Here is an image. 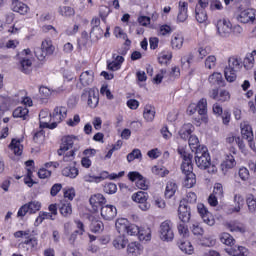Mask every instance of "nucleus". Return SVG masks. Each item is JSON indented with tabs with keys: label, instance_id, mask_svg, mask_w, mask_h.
<instances>
[{
	"label": "nucleus",
	"instance_id": "nucleus-24",
	"mask_svg": "<svg viewBox=\"0 0 256 256\" xmlns=\"http://www.w3.org/2000/svg\"><path fill=\"white\" fill-rule=\"evenodd\" d=\"M95 80V73L93 70H86L80 74L79 81L83 87H88V85H92Z\"/></svg>",
	"mask_w": 256,
	"mask_h": 256
},
{
	"label": "nucleus",
	"instance_id": "nucleus-61",
	"mask_svg": "<svg viewBox=\"0 0 256 256\" xmlns=\"http://www.w3.org/2000/svg\"><path fill=\"white\" fill-rule=\"evenodd\" d=\"M39 93H40V97H42V99H49V97H51V95H53V91L45 86L40 87Z\"/></svg>",
	"mask_w": 256,
	"mask_h": 256
},
{
	"label": "nucleus",
	"instance_id": "nucleus-16",
	"mask_svg": "<svg viewBox=\"0 0 256 256\" xmlns=\"http://www.w3.org/2000/svg\"><path fill=\"white\" fill-rule=\"evenodd\" d=\"M76 143H79V139L77 136H65L62 139V144L60 146L59 155H62V151H69V149H73V145H76Z\"/></svg>",
	"mask_w": 256,
	"mask_h": 256
},
{
	"label": "nucleus",
	"instance_id": "nucleus-23",
	"mask_svg": "<svg viewBox=\"0 0 256 256\" xmlns=\"http://www.w3.org/2000/svg\"><path fill=\"white\" fill-rule=\"evenodd\" d=\"M112 59L113 61L111 62L107 61V69H109V71H119V69H121V65H123V62L125 61V58H123V56L113 54Z\"/></svg>",
	"mask_w": 256,
	"mask_h": 256
},
{
	"label": "nucleus",
	"instance_id": "nucleus-41",
	"mask_svg": "<svg viewBox=\"0 0 256 256\" xmlns=\"http://www.w3.org/2000/svg\"><path fill=\"white\" fill-rule=\"evenodd\" d=\"M195 17L198 23H205V21H207V12L205 11V9L196 6Z\"/></svg>",
	"mask_w": 256,
	"mask_h": 256
},
{
	"label": "nucleus",
	"instance_id": "nucleus-18",
	"mask_svg": "<svg viewBox=\"0 0 256 256\" xmlns=\"http://www.w3.org/2000/svg\"><path fill=\"white\" fill-rule=\"evenodd\" d=\"M177 245L180 251H182V253H186V255H193V253L195 252L193 244H191V242L187 238L179 239Z\"/></svg>",
	"mask_w": 256,
	"mask_h": 256
},
{
	"label": "nucleus",
	"instance_id": "nucleus-31",
	"mask_svg": "<svg viewBox=\"0 0 256 256\" xmlns=\"http://www.w3.org/2000/svg\"><path fill=\"white\" fill-rule=\"evenodd\" d=\"M195 131V126L191 123L184 124L180 130H179V136L184 140L187 141V139L190 138L191 133Z\"/></svg>",
	"mask_w": 256,
	"mask_h": 256
},
{
	"label": "nucleus",
	"instance_id": "nucleus-9",
	"mask_svg": "<svg viewBox=\"0 0 256 256\" xmlns=\"http://www.w3.org/2000/svg\"><path fill=\"white\" fill-rule=\"evenodd\" d=\"M131 199L134 203H139L141 211H149V209H151V204L147 202V199H149V194H147V192L138 191L132 194Z\"/></svg>",
	"mask_w": 256,
	"mask_h": 256
},
{
	"label": "nucleus",
	"instance_id": "nucleus-38",
	"mask_svg": "<svg viewBox=\"0 0 256 256\" xmlns=\"http://www.w3.org/2000/svg\"><path fill=\"white\" fill-rule=\"evenodd\" d=\"M178 189H179V187L177 186V183H175L173 181H169L166 184V190H165L166 199H171V197H173L175 195V193H177Z\"/></svg>",
	"mask_w": 256,
	"mask_h": 256
},
{
	"label": "nucleus",
	"instance_id": "nucleus-51",
	"mask_svg": "<svg viewBox=\"0 0 256 256\" xmlns=\"http://www.w3.org/2000/svg\"><path fill=\"white\" fill-rule=\"evenodd\" d=\"M194 58L195 56L193 55V53L184 55L181 58L182 67H184L185 69H189V67H191V64L193 63Z\"/></svg>",
	"mask_w": 256,
	"mask_h": 256
},
{
	"label": "nucleus",
	"instance_id": "nucleus-20",
	"mask_svg": "<svg viewBox=\"0 0 256 256\" xmlns=\"http://www.w3.org/2000/svg\"><path fill=\"white\" fill-rule=\"evenodd\" d=\"M89 201L94 211H98L99 207H103V205L107 203V199H105V196H103V194L100 193L92 195Z\"/></svg>",
	"mask_w": 256,
	"mask_h": 256
},
{
	"label": "nucleus",
	"instance_id": "nucleus-35",
	"mask_svg": "<svg viewBox=\"0 0 256 256\" xmlns=\"http://www.w3.org/2000/svg\"><path fill=\"white\" fill-rule=\"evenodd\" d=\"M240 130L243 139H254L253 128L248 124V122H242L240 124Z\"/></svg>",
	"mask_w": 256,
	"mask_h": 256
},
{
	"label": "nucleus",
	"instance_id": "nucleus-56",
	"mask_svg": "<svg viewBox=\"0 0 256 256\" xmlns=\"http://www.w3.org/2000/svg\"><path fill=\"white\" fill-rule=\"evenodd\" d=\"M103 227V222H101V220H93L90 224V229L93 233L101 232Z\"/></svg>",
	"mask_w": 256,
	"mask_h": 256
},
{
	"label": "nucleus",
	"instance_id": "nucleus-6",
	"mask_svg": "<svg viewBox=\"0 0 256 256\" xmlns=\"http://www.w3.org/2000/svg\"><path fill=\"white\" fill-rule=\"evenodd\" d=\"M235 19L243 25L253 24L256 21V10L253 8L242 10L236 14Z\"/></svg>",
	"mask_w": 256,
	"mask_h": 256
},
{
	"label": "nucleus",
	"instance_id": "nucleus-62",
	"mask_svg": "<svg viewBox=\"0 0 256 256\" xmlns=\"http://www.w3.org/2000/svg\"><path fill=\"white\" fill-rule=\"evenodd\" d=\"M238 176L241 179V181H249L250 173L249 169L246 167H242L238 171Z\"/></svg>",
	"mask_w": 256,
	"mask_h": 256
},
{
	"label": "nucleus",
	"instance_id": "nucleus-10",
	"mask_svg": "<svg viewBox=\"0 0 256 256\" xmlns=\"http://www.w3.org/2000/svg\"><path fill=\"white\" fill-rule=\"evenodd\" d=\"M174 238L173 223L169 220L162 222L160 225V239L162 241H171Z\"/></svg>",
	"mask_w": 256,
	"mask_h": 256
},
{
	"label": "nucleus",
	"instance_id": "nucleus-37",
	"mask_svg": "<svg viewBox=\"0 0 256 256\" xmlns=\"http://www.w3.org/2000/svg\"><path fill=\"white\" fill-rule=\"evenodd\" d=\"M209 83L211 85H219L220 87H223L225 85V81H223V74L219 72H214L212 75L208 77Z\"/></svg>",
	"mask_w": 256,
	"mask_h": 256
},
{
	"label": "nucleus",
	"instance_id": "nucleus-46",
	"mask_svg": "<svg viewBox=\"0 0 256 256\" xmlns=\"http://www.w3.org/2000/svg\"><path fill=\"white\" fill-rule=\"evenodd\" d=\"M58 13L62 17H73V15H75V10L70 6H60L58 8Z\"/></svg>",
	"mask_w": 256,
	"mask_h": 256
},
{
	"label": "nucleus",
	"instance_id": "nucleus-13",
	"mask_svg": "<svg viewBox=\"0 0 256 256\" xmlns=\"http://www.w3.org/2000/svg\"><path fill=\"white\" fill-rule=\"evenodd\" d=\"M197 209L203 222L206 223V225H209V227H213V225H215V218L213 217V214L207 210V207H205L204 204H198Z\"/></svg>",
	"mask_w": 256,
	"mask_h": 256
},
{
	"label": "nucleus",
	"instance_id": "nucleus-45",
	"mask_svg": "<svg viewBox=\"0 0 256 256\" xmlns=\"http://www.w3.org/2000/svg\"><path fill=\"white\" fill-rule=\"evenodd\" d=\"M246 204H247L249 213L256 212V198L255 196H253V194H248L246 196Z\"/></svg>",
	"mask_w": 256,
	"mask_h": 256
},
{
	"label": "nucleus",
	"instance_id": "nucleus-53",
	"mask_svg": "<svg viewBox=\"0 0 256 256\" xmlns=\"http://www.w3.org/2000/svg\"><path fill=\"white\" fill-rule=\"evenodd\" d=\"M114 35L117 37V39H123V41H126V45H130L131 41L127 38V34L121 29V27H115L114 29Z\"/></svg>",
	"mask_w": 256,
	"mask_h": 256
},
{
	"label": "nucleus",
	"instance_id": "nucleus-36",
	"mask_svg": "<svg viewBox=\"0 0 256 256\" xmlns=\"http://www.w3.org/2000/svg\"><path fill=\"white\" fill-rule=\"evenodd\" d=\"M13 117L15 119H23V121L29 119V109L27 107H17L13 111Z\"/></svg>",
	"mask_w": 256,
	"mask_h": 256
},
{
	"label": "nucleus",
	"instance_id": "nucleus-28",
	"mask_svg": "<svg viewBox=\"0 0 256 256\" xmlns=\"http://www.w3.org/2000/svg\"><path fill=\"white\" fill-rule=\"evenodd\" d=\"M8 149L14 155H22L23 154V144H21V139L13 138L8 146Z\"/></svg>",
	"mask_w": 256,
	"mask_h": 256
},
{
	"label": "nucleus",
	"instance_id": "nucleus-33",
	"mask_svg": "<svg viewBox=\"0 0 256 256\" xmlns=\"http://www.w3.org/2000/svg\"><path fill=\"white\" fill-rule=\"evenodd\" d=\"M185 42V37L181 33H175L171 38V46L172 49L179 51L183 47V43Z\"/></svg>",
	"mask_w": 256,
	"mask_h": 256
},
{
	"label": "nucleus",
	"instance_id": "nucleus-60",
	"mask_svg": "<svg viewBox=\"0 0 256 256\" xmlns=\"http://www.w3.org/2000/svg\"><path fill=\"white\" fill-rule=\"evenodd\" d=\"M188 143L192 151H197V148L200 146L199 145V138L196 135H191L188 138Z\"/></svg>",
	"mask_w": 256,
	"mask_h": 256
},
{
	"label": "nucleus",
	"instance_id": "nucleus-27",
	"mask_svg": "<svg viewBox=\"0 0 256 256\" xmlns=\"http://www.w3.org/2000/svg\"><path fill=\"white\" fill-rule=\"evenodd\" d=\"M127 253L128 255L131 256H139L141 253H143V245L141 243L135 241V242H130L127 245Z\"/></svg>",
	"mask_w": 256,
	"mask_h": 256
},
{
	"label": "nucleus",
	"instance_id": "nucleus-12",
	"mask_svg": "<svg viewBox=\"0 0 256 256\" xmlns=\"http://www.w3.org/2000/svg\"><path fill=\"white\" fill-rule=\"evenodd\" d=\"M128 179H130V181H136V187L142 189V191L149 189V182L137 171L128 173Z\"/></svg>",
	"mask_w": 256,
	"mask_h": 256
},
{
	"label": "nucleus",
	"instance_id": "nucleus-2",
	"mask_svg": "<svg viewBox=\"0 0 256 256\" xmlns=\"http://www.w3.org/2000/svg\"><path fill=\"white\" fill-rule=\"evenodd\" d=\"M243 60L237 56H231L228 58V65L224 70V75L228 83H233L237 79V71L242 67Z\"/></svg>",
	"mask_w": 256,
	"mask_h": 256
},
{
	"label": "nucleus",
	"instance_id": "nucleus-64",
	"mask_svg": "<svg viewBox=\"0 0 256 256\" xmlns=\"http://www.w3.org/2000/svg\"><path fill=\"white\" fill-rule=\"evenodd\" d=\"M153 205L155 207H158V209H165L167 207V204L165 203V200L159 196H154L153 198Z\"/></svg>",
	"mask_w": 256,
	"mask_h": 256
},
{
	"label": "nucleus",
	"instance_id": "nucleus-50",
	"mask_svg": "<svg viewBox=\"0 0 256 256\" xmlns=\"http://www.w3.org/2000/svg\"><path fill=\"white\" fill-rule=\"evenodd\" d=\"M220 241L224 245H228V247L235 245V238H233V236H231V234L226 233V232L221 234Z\"/></svg>",
	"mask_w": 256,
	"mask_h": 256
},
{
	"label": "nucleus",
	"instance_id": "nucleus-26",
	"mask_svg": "<svg viewBox=\"0 0 256 256\" xmlns=\"http://www.w3.org/2000/svg\"><path fill=\"white\" fill-rule=\"evenodd\" d=\"M12 11L20 15H27L29 13V6L19 0H12Z\"/></svg>",
	"mask_w": 256,
	"mask_h": 256
},
{
	"label": "nucleus",
	"instance_id": "nucleus-48",
	"mask_svg": "<svg viewBox=\"0 0 256 256\" xmlns=\"http://www.w3.org/2000/svg\"><path fill=\"white\" fill-rule=\"evenodd\" d=\"M126 159H127L128 163L135 161V159H138L139 161H141L143 159V154L141 153V151L138 148H135L134 150H132V152H130L127 155Z\"/></svg>",
	"mask_w": 256,
	"mask_h": 256
},
{
	"label": "nucleus",
	"instance_id": "nucleus-19",
	"mask_svg": "<svg viewBox=\"0 0 256 256\" xmlns=\"http://www.w3.org/2000/svg\"><path fill=\"white\" fill-rule=\"evenodd\" d=\"M58 209L62 217H71V215L73 214V206L71 205V202L68 200H61L58 204Z\"/></svg>",
	"mask_w": 256,
	"mask_h": 256
},
{
	"label": "nucleus",
	"instance_id": "nucleus-52",
	"mask_svg": "<svg viewBox=\"0 0 256 256\" xmlns=\"http://www.w3.org/2000/svg\"><path fill=\"white\" fill-rule=\"evenodd\" d=\"M206 69H215L217 67V57L215 55H210L205 59L204 62Z\"/></svg>",
	"mask_w": 256,
	"mask_h": 256
},
{
	"label": "nucleus",
	"instance_id": "nucleus-7",
	"mask_svg": "<svg viewBox=\"0 0 256 256\" xmlns=\"http://www.w3.org/2000/svg\"><path fill=\"white\" fill-rule=\"evenodd\" d=\"M55 53V46H53V41L44 40L42 41L41 48L35 50V55L39 61H44L47 55H53Z\"/></svg>",
	"mask_w": 256,
	"mask_h": 256
},
{
	"label": "nucleus",
	"instance_id": "nucleus-54",
	"mask_svg": "<svg viewBox=\"0 0 256 256\" xmlns=\"http://www.w3.org/2000/svg\"><path fill=\"white\" fill-rule=\"evenodd\" d=\"M243 65L245 69H253L255 67V57L252 54H247L244 58Z\"/></svg>",
	"mask_w": 256,
	"mask_h": 256
},
{
	"label": "nucleus",
	"instance_id": "nucleus-11",
	"mask_svg": "<svg viewBox=\"0 0 256 256\" xmlns=\"http://www.w3.org/2000/svg\"><path fill=\"white\" fill-rule=\"evenodd\" d=\"M39 121L41 129H55L57 127V122L53 121V116L49 110H42L39 114Z\"/></svg>",
	"mask_w": 256,
	"mask_h": 256
},
{
	"label": "nucleus",
	"instance_id": "nucleus-4",
	"mask_svg": "<svg viewBox=\"0 0 256 256\" xmlns=\"http://www.w3.org/2000/svg\"><path fill=\"white\" fill-rule=\"evenodd\" d=\"M18 59L20 63V71L22 73H31V67L33 65V54L31 49H24L18 53Z\"/></svg>",
	"mask_w": 256,
	"mask_h": 256
},
{
	"label": "nucleus",
	"instance_id": "nucleus-57",
	"mask_svg": "<svg viewBox=\"0 0 256 256\" xmlns=\"http://www.w3.org/2000/svg\"><path fill=\"white\" fill-rule=\"evenodd\" d=\"M199 115L207 114V99L202 98L196 105Z\"/></svg>",
	"mask_w": 256,
	"mask_h": 256
},
{
	"label": "nucleus",
	"instance_id": "nucleus-22",
	"mask_svg": "<svg viewBox=\"0 0 256 256\" xmlns=\"http://www.w3.org/2000/svg\"><path fill=\"white\" fill-rule=\"evenodd\" d=\"M67 118V108L66 107H56L52 113V121L56 123V127L58 123H61L63 119Z\"/></svg>",
	"mask_w": 256,
	"mask_h": 256
},
{
	"label": "nucleus",
	"instance_id": "nucleus-21",
	"mask_svg": "<svg viewBox=\"0 0 256 256\" xmlns=\"http://www.w3.org/2000/svg\"><path fill=\"white\" fill-rule=\"evenodd\" d=\"M189 4L187 2H179L178 5V15H177V22L178 23H185L189 18L188 11Z\"/></svg>",
	"mask_w": 256,
	"mask_h": 256
},
{
	"label": "nucleus",
	"instance_id": "nucleus-5",
	"mask_svg": "<svg viewBox=\"0 0 256 256\" xmlns=\"http://www.w3.org/2000/svg\"><path fill=\"white\" fill-rule=\"evenodd\" d=\"M38 211H41V202L32 200L19 208L17 217L18 219H23L25 215H35Z\"/></svg>",
	"mask_w": 256,
	"mask_h": 256
},
{
	"label": "nucleus",
	"instance_id": "nucleus-8",
	"mask_svg": "<svg viewBox=\"0 0 256 256\" xmlns=\"http://www.w3.org/2000/svg\"><path fill=\"white\" fill-rule=\"evenodd\" d=\"M82 101H87L89 107L95 109L97 105H99V91L95 90L94 88L84 90L81 95Z\"/></svg>",
	"mask_w": 256,
	"mask_h": 256
},
{
	"label": "nucleus",
	"instance_id": "nucleus-59",
	"mask_svg": "<svg viewBox=\"0 0 256 256\" xmlns=\"http://www.w3.org/2000/svg\"><path fill=\"white\" fill-rule=\"evenodd\" d=\"M173 33V28H171L170 25L163 24L159 27L158 34L162 37H165V35H171Z\"/></svg>",
	"mask_w": 256,
	"mask_h": 256
},
{
	"label": "nucleus",
	"instance_id": "nucleus-32",
	"mask_svg": "<svg viewBox=\"0 0 256 256\" xmlns=\"http://www.w3.org/2000/svg\"><path fill=\"white\" fill-rule=\"evenodd\" d=\"M226 228L232 233H245V225L238 221H230L226 223Z\"/></svg>",
	"mask_w": 256,
	"mask_h": 256
},
{
	"label": "nucleus",
	"instance_id": "nucleus-49",
	"mask_svg": "<svg viewBox=\"0 0 256 256\" xmlns=\"http://www.w3.org/2000/svg\"><path fill=\"white\" fill-rule=\"evenodd\" d=\"M237 165V162H235V157H233V154L226 155L225 160L222 163V169L225 167V169H233Z\"/></svg>",
	"mask_w": 256,
	"mask_h": 256
},
{
	"label": "nucleus",
	"instance_id": "nucleus-55",
	"mask_svg": "<svg viewBox=\"0 0 256 256\" xmlns=\"http://www.w3.org/2000/svg\"><path fill=\"white\" fill-rule=\"evenodd\" d=\"M90 37L93 39V41H99V39L103 37V29H101V27L92 28Z\"/></svg>",
	"mask_w": 256,
	"mask_h": 256
},
{
	"label": "nucleus",
	"instance_id": "nucleus-39",
	"mask_svg": "<svg viewBox=\"0 0 256 256\" xmlns=\"http://www.w3.org/2000/svg\"><path fill=\"white\" fill-rule=\"evenodd\" d=\"M62 175L64 177H69L70 179H76L79 175V169L75 166H68L62 170Z\"/></svg>",
	"mask_w": 256,
	"mask_h": 256
},
{
	"label": "nucleus",
	"instance_id": "nucleus-43",
	"mask_svg": "<svg viewBox=\"0 0 256 256\" xmlns=\"http://www.w3.org/2000/svg\"><path fill=\"white\" fill-rule=\"evenodd\" d=\"M191 159L193 158H186L182 162L181 169L184 175H190V173H193V164Z\"/></svg>",
	"mask_w": 256,
	"mask_h": 256
},
{
	"label": "nucleus",
	"instance_id": "nucleus-1",
	"mask_svg": "<svg viewBox=\"0 0 256 256\" xmlns=\"http://www.w3.org/2000/svg\"><path fill=\"white\" fill-rule=\"evenodd\" d=\"M116 230L124 237H137L139 226L127 220V218H118L115 223Z\"/></svg>",
	"mask_w": 256,
	"mask_h": 256
},
{
	"label": "nucleus",
	"instance_id": "nucleus-47",
	"mask_svg": "<svg viewBox=\"0 0 256 256\" xmlns=\"http://www.w3.org/2000/svg\"><path fill=\"white\" fill-rule=\"evenodd\" d=\"M152 173L158 177H167L169 175V170L161 165H156L152 167Z\"/></svg>",
	"mask_w": 256,
	"mask_h": 256
},
{
	"label": "nucleus",
	"instance_id": "nucleus-14",
	"mask_svg": "<svg viewBox=\"0 0 256 256\" xmlns=\"http://www.w3.org/2000/svg\"><path fill=\"white\" fill-rule=\"evenodd\" d=\"M216 27L220 37H229L231 35V21L220 19L217 21Z\"/></svg>",
	"mask_w": 256,
	"mask_h": 256
},
{
	"label": "nucleus",
	"instance_id": "nucleus-40",
	"mask_svg": "<svg viewBox=\"0 0 256 256\" xmlns=\"http://www.w3.org/2000/svg\"><path fill=\"white\" fill-rule=\"evenodd\" d=\"M113 247H115V249H125V247H127V239L125 238V235L120 234L116 236L113 240Z\"/></svg>",
	"mask_w": 256,
	"mask_h": 256
},
{
	"label": "nucleus",
	"instance_id": "nucleus-25",
	"mask_svg": "<svg viewBox=\"0 0 256 256\" xmlns=\"http://www.w3.org/2000/svg\"><path fill=\"white\" fill-rule=\"evenodd\" d=\"M178 217L182 223H189V219H191V208H188L185 204H180L178 208Z\"/></svg>",
	"mask_w": 256,
	"mask_h": 256
},
{
	"label": "nucleus",
	"instance_id": "nucleus-15",
	"mask_svg": "<svg viewBox=\"0 0 256 256\" xmlns=\"http://www.w3.org/2000/svg\"><path fill=\"white\" fill-rule=\"evenodd\" d=\"M234 206L227 210L228 215H233V213H240L241 209L245 205V198L241 194H235L233 198Z\"/></svg>",
	"mask_w": 256,
	"mask_h": 256
},
{
	"label": "nucleus",
	"instance_id": "nucleus-58",
	"mask_svg": "<svg viewBox=\"0 0 256 256\" xmlns=\"http://www.w3.org/2000/svg\"><path fill=\"white\" fill-rule=\"evenodd\" d=\"M212 195H215L216 197H218V199H223L224 197L223 184L221 183L214 184Z\"/></svg>",
	"mask_w": 256,
	"mask_h": 256
},
{
	"label": "nucleus",
	"instance_id": "nucleus-44",
	"mask_svg": "<svg viewBox=\"0 0 256 256\" xmlns=\"http://www.w3.org/2000/svg\"><path fill=\"white\" fill-rule=\"evenodd\" d=\"M170 59H173V53L169 51L161 52L158 56V62L160 65H167Z\"/></svg>",
	"mask_w": 256,
	"mask_h": 256
},
{
	"label": "nucleus",
	"instance_id": "nucleus-34",
	"mask_svg": "<svg viewBox=\"0 0 256 256\" xmlns=\"http://www.w3.org/2000/svg\"><path fill=\"white\" fill-rule=\"evenodd\" d=\"M151 233L152 232L150 227L148 226L139 227V232L137 234L139 241H145V242L151 241V237H152Z\"/></svg>",
	"mask_w": 256,
	"mask_h": 256
},
{
	"label": "nucleus",
	"instance_id": "nucleus-17",
	"mask_svg": "<svg viewBox=\"0 0 256 256\" xmlns=\"http://www.w3.org/2000/svg\"><path fill=\"white\" fill-rule=\"evenodd\" d=\"M101 217L106 221H112L117 217V208L113 205H105L101 208Z\"/></svg>",
	"mask_w": 256,
	"mask_h": 256
},
{
	"label": "nucleus",
	"instance_id": "nucleus-63",
	"mask_svg": "<svg viewBox=\"0 0 256 256\" xmlns=\"http://www.w3.org/2000/svg\"><path fill=\"white\" fill-rule=\"evenodd\" d=\"M63 193L65 199H69V201H73V199H75V188H64Z\"/></svg>",
	"mask_w": 256,
	"mask_h": 256
},
{
	"label": "nucleus",
	"instance_id": "nucleus-3",
	"mask_svg": "<svg viewBox=\"0 0 256 256\" xmlns=\"http://www.w3.org/2000/svg\"><path fill=\"white\" fill-rule=\"evenodd\" d=\"M195 163L199 169L205 170L211 165V154L205 145H200L195 151Z\"/></svg>",
	"mask_w": 256,
	"mask_h": 256
},
{
	"label": "nucleus",
	"instance_id": "nucleus-42",
	"mask_svg": "<svg viewBox=\"0 0 256 256\" xmlns=\"http://www.w3.org/2000/svg\"><path fill=\"white\" fill-rule=\"evenodd\" d=\"M195 183H197V179L195 178V173L185 174L183 185L187 189H191L195 187Z\"/></svg>",
	"mask_w": 256,
	"mask_h": 256
},
{
	"label": "nucleus",
	"instance_id": "nucleus-29",
	"mask_svg": "<svg viewBox=\"0 0 256 256\" xmlns=\"http://www.w3.org/2000/svg\"><path fill=\"white\" fill-rule=\"evenodd\" d=\"M226 253L230 256H247L249 255V250L243 246H234L225 249Z\"/></svg>",
	"mask_w": 256,
	"mask_h": 256
},
{
	"label": "nucleus",
	"instance_id": "nucleus-30",
	"mask_svg": "<svg viewBox=\"0 0 256 256\" xmlns=\"http://www.w3.org/2000/svg\"><path fill=\"white\" fill-rule=\"evenodd\" d=\"M156 113L157 112L155 111V106L151 104L145 105L143 110V117L145 121H147L148 123L153 122L155 120Z\"/></svg>",
	"mask_w": 256,
	"mask_h": 256
}]
</instances>
